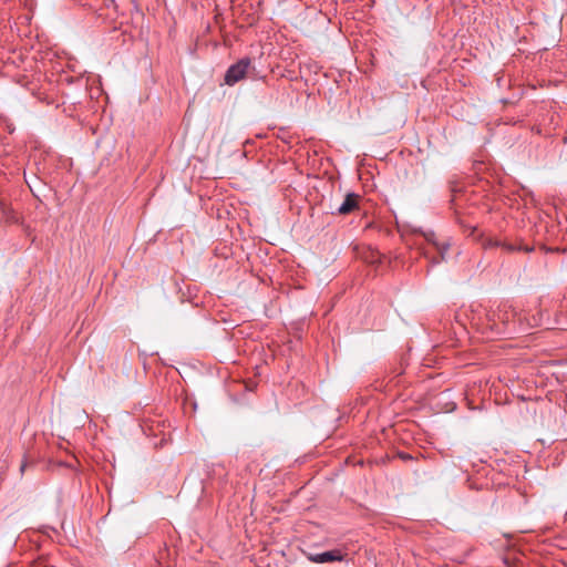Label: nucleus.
I'll return each instance as SVG.
<instances>
[{"instance_id": "39448f33", "label": "nucleus", "mask_w": 567, "mask_h": 567, "mask_svg": "<svg viewBox=\"0 0 567 567\" xmlns=\"http://www.w3.org/2000/svg\"><path fill=\"white\" fill-rule=\"evenodd\" d=\"M32 567H48V566L44 565L42 561H38Z\"/></svg>"}, {"instance_id": "423d86ee", "label": "nucleus", "mask_w": 567, "mask_h": 567, "mask_svg": "<svg viewBox=\"0 0 567 567\" xmlns=\"http://www.w3.org/2000/svg\"><path fill=\"white\" fill-rule=\"evenodd\" d=\"M503 247L505 249H507L508 251H513L514 250V247L512 245H503Z\"/></svg>"}, {"instance_id": "f03ea898", "label": "nucleus", "mask_w": 567, "mask_h": 567, "mask_svg": "<svg viewBox=\"0 0 567 567\" xmlns=\"http://www.w3.org/2000/svg\"><path fill=\"white\" fill-rule=\"evenodd\" d=\"M360 196L354 193L346 195L343 203L337 208V214L348 215L358 208Z\"/></svg>"}, {"instance_id": "7ed1b4c3", "label": "nucleus", "mask_w": 567, "mask_h": 567, "mask_svg": "<svg viewBox=\"0 0 567 567\" xmlns=\"http://www.w3.org/2000/svg\"><path fill=\"white\" fill-rule=\"evenodd\" d=\"M341 559H342V555L339 550H330V551H324L321 554H316V555L310 556L311 561L319 563V564L337 561V560H341Z\"/></svg>"}, {"instance_id": "0eeeda50", "label": "nucleus", "mask_w": 567, "mask_h": 567, "mask_svg": "<svg viewBox=\"0 0 567 567\" xmlns=\"http://www.w3.org/2000/svg\"><path fill=\"white\" fill-rule=\"evenodd\" d=\"M439 250H440V254H441V258L444 259L445 258L444 257L445 248L444 249L443 248H439Z\"/></svg>"}, {"instance_id": "20e7f679", "label": "nucleus", "mask_w": 567, "mask_h": 567, "mask_svg": "<svg viewBox=\"0 0 567 567\" xmlns=\"http://www.w3.org/2000/svg\"><path fill=\"white\" fill-rule=\"evenodd\" d=\"M28 466V461L27 460H23L21 465H20V472L23 474L25 468Z\"/></svg>"}, {"instance_id": "f257e3e1", "label": "nucleus", "mask_w": 567, "mask_h": 567, "mask_svg": "<svg viewBox=\"0 0 567 567\" xmlns=\"http://www.w3.org/2000/svg\"><path fill=\"white\" fill-rule=\"evenodd\" d=\"M254 70L255 68L252 66L251 59L244 58L227 70L225 82L228 85H234L235 83L248 76Z\"/></svg>"}]
</instances>
